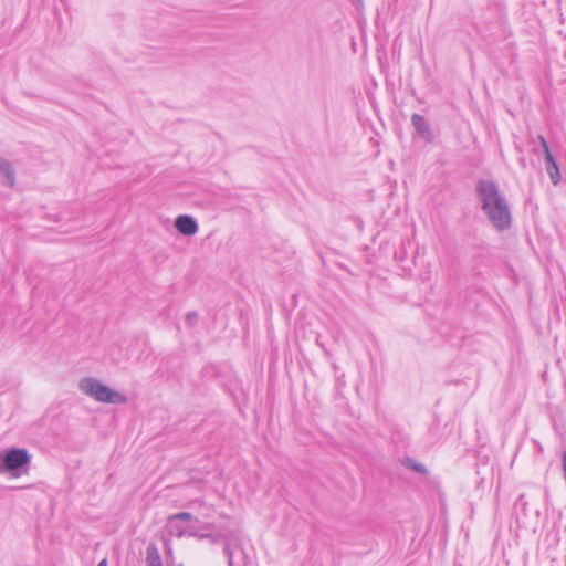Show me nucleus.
I'll return each instance as SVG.
<instances>
[{
  "instance_id": "obj_7",
  "label": "nucleus",
  "mask_w": 566,
  "mask_h": 566,
  "mask_svg": "<svg viewBox=\"0 0 566 566\" xmlns=\"http://www.w3.org/2000/svg\"><path fill=\"white\" fill-rule=\"evenodd\" d=\"M411 124L421 137H423L426 139H430L431 129H430L428 122L424 119L423 116H421L419 114H413L411 116Z\"/></svg>"
},
{
  "instance_id": "obj_16",
  "label": "nucleus",
  "mask_w": 566,
  "mask_h": 566,
  "mask_svg": "<svg viewBox=\"0 0 566 566\" xmlns=\"http://www.w3.org/2000/svg\"><path fill=\"white\" fill-rule=\"evenodd\" d=\"M97 566H107V559H106V558L102 559V560L98 563V565H97Z\"/></svg>"
},
{
  "instance_id": "obj_3",
  "label": "nucleus",
  "mask_w": 566,
  "mask_h": 566,
  "mask_svg": "<svg viewBox=\"0 0 566 566\" xmlns=\"http://www.w3.org/2000/svg\"><path fill=\"white\" fill-rule=\"evenodd\" d=\"M31 455L27 449L11 448L0 452V473L9 472L19 475L20 470L28 469Z\"/></svg>"
},
{
  "instance_id": "obj_12",
  "label": "nucleus",
  "mask_w": 566,
  "mask_h": 566,
  "mask_svg": "<svg viewBox=\"0 0 566 566\" xmlns=\"http://www.w3.org/2000/svg\"><path fill=\"white\" fill-rule=\"evenodd\" d=\"M198 317L199 315L196 311L187 313L185 321L188 327L192 328L196 325Z\"/></svg>"
},
{
  "instance_id": "obj_1",
  "label": "nucleus",
  "mask_w": 566,
  "mask_h": 566,
  "mask_svg": "<svg viewBox=\"0 0 566 566\" xmlns=\"http://www.w3.org/2000/svg\"><path fill=\"white\" fill-rule=\"evenodd\" d=\"M475 191L481 202V209L491 224L499 231L512 226V213L505 196L493 180L481 179L476 182Z\"/></svg>"
},
{
  "instance_id": "obj_4",
  "label": "nucleus",
  "mask_w": 566,
  "mask_h": 566,
  "mask_svg": "<svg viewBox=\"0 0 566 566\" xmlns=\"http://www.w3.org/2000/svg\"><path fill=\"white\" fill-rule=\"evenodd\" d=\"M224 554L228 557V566H247L248 558L245 552L240 546L227 544Z\"/></svg>"
},
{
  "instance_id": "obj_5",
  "label": "nucleus",
  "mask_w": 566,
  "mask_h": 566,
  "mask_svg": "<svg viewBox=\"0 0 566 566\" xmlns=\"http://www.w3.org/2000/svg\"><path fill=\"white\" fill-rule=\"evenodd\" d=\"M176 229L184 235H195L198 232V223L191 216L182 214L175 220Z\"/></svg>"
},
{
  "instance_id": "obj_15",
  "label": "nucleus",
  "mask_w": 566,
  "mask_h": 566,
  "mask_svg": "<svg viewBox=\"0 0 566 566\" xmlns=\"http://www.w3.org/2000/svg\"><path fill=\"white\" fill-rule=\"evenodd\" d=\"M192 504H193V505L202 506V505L205 504V502H203V501H201V500H195V501H192Z\"/></svg>"
},
{
  "instance_id": "obj_11",
  "label": "nucleus",
  "mask_w": 566,
  "mask_h": 566,
  "mask_svg": "<svg viewBox=\"0 0 566 566\" xmlns=\"http://www.w3.org/2000/svg\"><path fill=\"white\" fill-rule=\"evenodd\" d=\"M407 464H408L409 468H411L416 472H419L421 474H426L427 473V469H426V467L422 463L416 462L412 459H408Z\"/></svg>"
},
{
  "instance_id": "obj_2",
  "label": "nucleus",
  "mask_w": 566,
  "mask_h": 566,
  "mask_svg": "<svg viewBox=\"0 0 566 566\" xmlns=\"http://www.w3.org/2000/svg\"><path fill=\"white\" fill-rule=\"evenodd\" d=\"M80 390L94 398L98 402L124 405L127 402V397L108 386L104 385L96 378L85 377L78 382Z\"/></svg>"
},
{
  "instance_id": "obj_14",
  "label": "nucleus",
  "mask_w": 566,
  "mask_h": 566,
  "mask_svg": "<svg viewBox=\"0 0 566 566\" xmlns=\"http://www.w3.org/2000/svg\"><path fill=\"white\" fill-rule=\"evenodd\" d=\"M537 140L539 142V144L542 146L544 155L547 154V150H551V149H549L548 143L546 142L545 137L543 135H538Z\"/></svg>"
},
{
  "instance_id": "obj_10",
  "label": "nucleus",
  "mask_w": 566,
  "mask_h": 566,
  "mask_svg": "<svg viewBox=\"0 0 566 566\" xmlns=\"http://www.w3.org/2000/svg\"><path fill=\"white\" fill-rule=\"evenodd\" d=\"M167 530L172 536L181 537L185 534V528L172 516L168 517Z\"/></svg>"
},
{
  "instance_id": "obj_8",
  "label": "nucleus",
  "mask_w": 566,
  "mask_h": 566,
  "mask_svg": "<svg viewBox=\"0 0 566 566\" xmlns=\"http://www.w3.org/2000/svg\"><path fill=\"white\" fill-rule=\"evenodd\" d=\"M0 174L7 179L6 184L13 187L15 184V171L10 161L4 158H0Z\"/></svg>"
},
{
  "instance_id": "obj_13",
  "label": "nucleus",
  "mask_w": 566,
  "mask_h": 566,
  "mask_svg": "<svg viewBox=\"0 0 566 566\" xmlns=\"http://www.w3.org/2000/svg\"><path fill=\"white\" fill-rule=\"evenodd\" d=\"M171 516H172V518H176L177 521H185V522H190L193 518L192 514H190L188 512H180V513L174 514Z\"/></svg>"
},
{
  "instance_id": "obj_6",
  "label": "nucleus",
  "mask_w": 566,
  "mask_h": 566,
  "mask_svg": "<svg viewBox=\"0 0 566 566\" xmlns=\"http://www.w3.org/2000/svg\"><path fill=\"white\" fill-rule=\"evenodd\" d=\"M545 156L546 161V171L549 175V178L554 185H557L560 181V174L557 161L555 160L551 150H547Z\"/></svg>"
},
{
  "instance_id": "obj_9",
  "label": "nucleus",
  "mask_w": 566,
  "mask_h": 566,
  "mask_svg": "<svg viewBox=\"0 0 566 566\" xmlns=\"http://www.w3.org/2000/svg\"><path fill=\"white\" fill-rule=\"evenodd\" d=\"M146 562H147V566L163 564L160 554L155 544L148 545V547L146 549Z\"/></svg>"
}]
</instances>
